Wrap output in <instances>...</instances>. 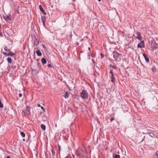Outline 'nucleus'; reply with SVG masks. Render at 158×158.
Masks as SVG:
<instances>
[{
    "label": "nucleus",
    "instance_id": "f257e3e1",
    "mask_svg": "<svg viewBox=\"0 0 158 158\" xmlns=\"http://www.w3.org/2000/svg\"><path fill=\"white\" fill-rule=\"evenodd\" d=\"M80 96L83 99H86L88 98V94L86 90H83L80 93Z\"/></svg>",
    "mask_w": 158,
    "mask_h": 158
},
{
    "label": "nucleus",
    "instance_id": "f03ea898",
    "mask_svg": "<svg viewBox=\"0 0 158 158\" xmlns=\"http://www.w3.org/2000/svg\"><path fill=\"white\" fill-rule=\"evenodd\" d=\"M151 47L153 51L156 48H158V44L156 43L155 40H152L151 44Z\"/></svg>",
    "mask_w": 158,
    "mask_h": 158
},
{
    "label": "nucleus",
    "instance_id": "7ed1b4c3",
    "mask_svg": "<svg viewBox=\"0 0 158 158\" xmlns=\"http://www.w3.org/2000/svg\"><path fill=\"white\" fill-rule=\"evenodd\" d=\"M19 113H20L22 114L28 115L30 114L29 109H19L18 110Z\"/></svg>",
    "mask_w": 158,
    "mask_h": 158
},
{
    "label": "nucleus",
    "instance_id": "20e7f679",
    "mask_svg": "<svg viewBox=\"0 0 158 158\" xmlns=\"http://www.w3.org/2000/svg\"><path fill=\"white\" fill-rule=\"evenodd\" d=\"M154 132V131L149 130L147 131V133L146 134H148L150 136L153 138L155 137Z\"/></svg>",
    "mask_w": 158,
    "mask_h": 158
},
{
    "label": "nucleus",
    "instance_id": "39448f33",
    "mask_svg": "<svg viewBox=\"0 0 158 158\" xmlns=\"http://www.w3.org/2000/svg\"><path fill=\"white\" fill-rule=\"evenodd\" d=\"M113 57L115 60H116L118 57L119 56V53L117 51L113 52Z\"/></svg>",
    "mask_w": 158,
    "mask_h": 158
},
{
    "label": "nucleus",
    "instance_id": "423d86ee",
    "mask_svg": "<svg viewBox=\"0 0 158 158\" xmlns=\"http://www.w3.org/2000/svg\"><path fill=\"white\" fill-rule=\"evenodd\" d=\"M137 47L138 48H144L145 45L144 41H142L140 43L138 44L137 45Z\"/></svg>",
    "mask_w": 158,
    "mask_h": 158
},
{
    "label": "nucleus",
    "instance_id": "0eeeda50",
    "mask_svg": "<svg viewBox=\"0 0 158 158\" xmlns=\"http://www.w3.org/2000/svg\"><path fill=\"white\" fill-rule=\"evenodd\" d=\"M137 36H136V38L139 39V40L141 41L142 40V38L139 32H136Z\"/></svg>",
    "mask_w": 158,
    "mask_h": 158
},
{
    "label": "nucleus",
    "instance_id": "6e6552de",
    "mask_svg": "<svg viewBox=\"0 0 158 158\" xmlns=\"http://www.w3.org/2000/svg\"><path fill=\"white\" fill-rule=\"evenodd\" d=\"M39 9H40V10L43 13L44 15H46V14H47L45 12L44 9H43V8L42 7V6L41 5H39Z\"/></svg>",
    "mask_w": 158,
    "mask_h": 158
},
{
    "label": "nucleus",
    "instance_id": "1a4fd4ad",
    "mask_svg": "<svg viewBox=\"0 0 158 158\" xmlns=\"http://www.w3.org/2000/svg\"><path fill=\"white\" fill-rule=\"evenodd\" d=\"M3 18L6 21H7L10 20V17L7 15H3Z\"/></svg>",
    "mask_w": 158,
    "mask_h": 158
},
{
    "label": "nucleus",
    "instance_id": "9d476101",
    "mask_svg": "<svg viewBox=\"0 0 158 158\" xmlns=\"http://www.w3.org/2000/svg\"><path fill=\"white\" fill-rule=\"evenodd\" d=\"M42 20L44 25L45 23V17L44 16H43L41 17Z\"/></svg>",
    "mask_w": 158,
    "mask_h": 158
},
{
    "label": "nucleus",
    "instance_id": "9b49d317",
    "mask_svg": "<svg viewBox=\"0 0 158 158\" xmlns=\"http://www.w3.org/2000/svg\"><path fill=\"white\" fill-rule=\"evenodd\" d=\"M36 53L37 55L39 56H41L42 55L41 52L39 49H38L36 51Z\"/></svg>",
    "mask_w": 158,
    "mask_h": 158
},
{
    "label": "nucleus",
    "instance_id": "f8f14e48",
    "mask_svg": "<svg viewBox=\"0 0 158 158\" xmlns=\"http://www.w3.org/2000/svg\"><path fill=\"white\" fill-rule=\"evenodd\" d=\"M143 56H144V57L146 61L147 62H149V58L148 57H147V56H146V55H145V54H144V53L143 54Z\"/></svg>",
    "mask_w": 158,
    "mask_h": 158
},
{
    "label": "nucleus",
    "instance_id": "ddd939ff",
    "mask_svg": "<svg viewBox=\"0 0 158 158\" xmlns=\"http://www.w3.org/2000/svg\"><path fill=\"white\" fill-rule=\"evenodd\" d=\"M110 73L111 74V76L110 77V78H111V81L112 82H114V75L113 74L111 70L110 71Z\"/></svg>",
    "mask_w": 158,
    "mask_h": 158
},
{
    "label": "nucleus",
    "instance_id": "4468645a",
    "mask_svg": "<svg viewBox=\"0 0 158 158\" xmlns=\"http://www.w3.org/2000/svg\"><path fill=\"white\" fill-rule=\"evenodd\" d=\"M63 96L65 98H67L69 97V94L68 93V92H66V93L63 95Z\"/></svg>",
    "mask_w": 158,
    "mask_h": 158
},
{
    "label": "nucleus",
    "instance_id": "2eb2a0df",
    "mask_svg": "<svg viewBox=\"0 0 158 158\" xmlns=\"http://www.w3.org/2000/svg\"><path fill=\"white\" fill-rule=\"evenodd\" d=\"M9 53L7 54V56H13L14 55H15V54L13 53L12 52L9 51Z\"/></svg>",
    "mask_w": 158,
    "mask_h": 158
},
{
    "label": "nucleus",
    "instance_id": "dca6fc26",
    "mask_svg": "<svg viewBox=\"0 0 158 158\" xmlns=\"http://www.w3.org/2000/svg\"><path fill=\"white\" fill-rule=\"evenodd\" d=\"M43 64H45L47 62L46 59L45 58H42L41 60Z\"/></svg>",
    "mask_w": 158,
    "mask_h": 158
},
{
    "label": "nucleus",
    "instance_id": "f3484780",
    "mask_svg": "<svg viewBox=\"0 0 158 158\" xmlns=\"http://www.w3.org/2000/svg\"><path fill=\"white\" fill-rule=\"evenodd\" d=\"M113 158H120V156L118 155L113 154Z\"/></svg>",
    "mask_w": 158,
    "mask_h": 158
},
{
    "label": "nucleus",
    "instance_id": "a211bd4d",
    "mask_svg": "<svg viewBox=\"0 0 158 158\" xmlns=\"http://www.w3.org/2000/svg\"><path fill=\"white\" fill-rule=\"evenodd\" d=\"M34 46H35V45H38L39 44V40H35L34 41Z\"/></svg>",
    "mask_w": 158,
    "mask_h": 158
},
{
    "label": "nucleus",
    "instance_id": "6ab92c4d",
    "mask_svg": "<svg viewBox=\"0 0 158 158\" xmlns=\"http://www.w3.org/2000/svg\"><path fill=\"white\" fill-rule=\"evenodd\" d=\"M41 127L43 130H45L46 129V126L44 124H41Z\"/></svg>",
    "mask_w": 158,
    "mask_h": 158
},
{
    "label": "nucleus",
    "instance_id": "aec40b11",
    "mask_svg": "<svg viewBox=\"0 0 158 158\" xmlns=\"http://www.w3.org/2000/svg\"><path fill=\"white\" fill-rule=\"evenodd\" d=\"M8 62L9 63H11L12 62V60L11 58L8 57L7 59Z\"/></svg>",
    "mask_w": 158,
    "mask_h": 158
},
{
    "label": "nucleus",
    "instance_id": "412c9836",
    "mask_svg": "<svg viewBox=\"0 0 158 158\" xmlns=\"http://www.w3.org/2000/svg\"><path fill=\"white\" fill-rule=\"evenodd\" d=\"M20 135L23 137H24L25 136V134L23 132H20Z\"/></svg>",
    "mask_w": 158,
    "mask_h": 158
},
{
    "label": "nucleus",
    "instance_id": "4be33fe9",
    "mask_svg": "<svg viewBox=\"0 0 158 158\" xmlns=\"http://www.w3.org/2000/svg\"><path fill=\"white\" fill-rule=\"evenodd\" d=\"M153 158H158V154L156 152V153L154 156Z\"/></svg>",
    "mask_w": 158,
    "mask_h": 158
},
{
    "label": "nucleus",
    "instance_id": "5701e85b",
    "mask_svg": "<svg viewBox=\"0 0 158 158\" xmlns=\"http://www.w3.org/2000/svg\"><path fill=\"white\" fill-rule=\"evenodd\" d=\"M79 158H87L86 156H85L84 155H80Z\"/></svg>",
    "mask_w": 158,
    "mask_h": 158
},
{
    "label": "nucleus",
    "instance_id": "b1692460",
    "mask_svg": "<svg viewBox=\"0 0 158 158\" xmlns=\"http://www.w3.org/2000/svg\"><path fill=\"white\" fill-rule=\"evenodd\" d=\"M110 67H111V68H112L115 69H116V68L115 66L114 65H111V64H110Z\"/></svg>",
    "mask_w": 158,
    "mask_h": 158
},
{
    "label": "nucleus",
    "instance_id": "393cba45",
    "mask_svg": "<svg viewBox=\"0 0 158 158\" xmlns=\"http://www.w3.org/2000/svg\"><path fill=\"white\" fill-rule=\"evenodd\" d=\"M37 106L38 107H40L41 109H44L43 106H42L40 104H38Z\"/></svg>",
    "mask_w": 158,
    "mask_h": 158
},
{
    "label": "nucleus",
    "instance_id": "a878e982",
    "mask_svg": "<svg viewBox=\"0 0 158 158\" xmlns=\"http://www.w3.org/2000/svg\"><path fill=\"white\" fill-rule=\"evenodd\" d=\"M4 48V49L5 51H9V49H7V47H6V46Z\"/></svg>",
    "mask_w": 158,
    "mask_h": 158
},
{
    "label": "nucleus",
    "instance_id": "bb28decb",
    "mask_svg": "<svg viewBox=\"0 0 158 158\" xmlns=\"http://www.w3.org/2000/svg\"><path fill=\"white\" fill-rule=\"evenodd\" d=\"M52 152L53 155L54 156L55 154V152L53 149L52 150Z\"/></svg>",
    "mask_w": 158,
    "mask_h": 158
},
{
    "label": "nucleus",
    "instance_id": "cd10ccee",
    "mask_svg": "<svg viewBox=\"0 0 158 158\" xmlns=\"http://www.w3.org/2000/svg\"><path fill=\"white\" fill-rule=\"evenodd\" d=\"M152 69V71L154 72L156 71V68H155L154 67H153Z\"/></svg>",
    "mask_w": 158,
    "mask_h": 158
},
{
    "label": "nucleus",
    "instance_id": "c85d7f7f",
    "mask_svg": "<svg viewBox=\"0 0 158 158\" xmlns=\"http://www.w3.org/2000/svg\"><path fill=\"white\" fill-rule=\"evenodd\" d=\"M101 58H102L104 57V55L102 53H101Z\"/></svg>",
    "mask_w": 158,
    "mask_h": 158
},
{
    "label": "nucleus",
    "instance_id": "c756f323",
    "mask_svg": "<svg viewBox=\"0 0 158 158\" xmlns=\"http://www.w3.org/2000/svg\"><path fill=\"white\" fill-rule=\"evenodd\" d=\"M114 118H111L110 119V120L111 122L112 121H113L114 120Z\"/></svg>",
    "mask_w": 158,
    "mask_h": 158
},
{
    "label": "nucleus",
    "instance_id": "7c9ffc66",
    "mask_svg": "<svg viewBox=\"0 0 158 158\" xmlns=\"http://www.w3.org/2000/svg\"><path fill=\"white\" fill-rule=\"evenodd\" d=\"M37 65H38V67H39V68L40 69V68L41 67V65L39 63H38L37 64Z\"/></svg>",
    "mask_w": 158,
    "mask_h": 158
},
{
    "label": "nucleus",
    "instance_id": "2f4dec72",
    "mask_svg": "<svg viewBox=\"0 0 158 158\" xmlns=\"http://www.w3.org/2000/svg\"><path fill=\"white\" fill-rule=\"evenodd\" d=\"M48 68H50L51 67V65L50 64H48Z\"/></svg>",
    "mask_w": 158,
    "mask_h": 158
},
{
    "label": "nucleus",
    "instance_id": "473e14b6",
    "mask_svg": "<svg viewBox=\"0 0 158 158\" xmlns=\"http://www.w3.org/2000/svg\"><path fill=\"white\" fill-rule=\"evenodd\" d=\"M3 54H4V55L7 56V54L5 52H3Z\"/></svg>",
    "mask_w": 158,
    "mask_h": 158
},
{
    "label": "nucleus",
    "instance_id": "72a5a7b5",
    "mask_svg": "<svg viewBox=\"0 0 158 158\" xmlns=\"http://www.w3.org/2000/svg\"><path fill=\"white\" fill-rule=\"evenodd\" d=\"M19 97H21V96H22V94H21V93H19Z\"/></svg>",
    "mask_w": 158,
    "mask_h": 158
},
{
    "label": "nucleus",
    "instance_id": "f704fd0d",
    "mask_svg": "<svg viewBox=\"0 0 158 158\" xmlns=\"http://www.w3.org/2000/svg\"><path fill=\"white\" fill-rule=\"evenodd\" d=\"M145 137V136H144L143 137V138L142 139V140L140 141V142H141L143 141Z\"/></svg>",
    "mask_w": 158,
    "mask_h": 158
},
{
    "label": "nucleus",
    "instance_id": "c9c22d12",
    "mask_svg": "<svg viewBox=\"0 0 158 158\" xmlns=\"http://www.w3.org/2000/svg\"><path fill=\"white\" fill-rule=\"evenodd\" d=\"M111 12L109 13V16H111Z\"/></svg>",
    "mask_w": 158,
    "mask_h": 158
},
{
    "label": "nucleus",
    "instance_id": "e433bc0d",
    "mask_svg": "<svg viewBox=\"0 0 158 158\" xmlns=\"http://www.w3.org/2000/svg\"><path fill=\"white\" fill-rule=\"evenodd\" d=\"M16 68V66H13V69H15Z\"/></svg>",
    "mask_w": 158,
    "mask_h": 158
},
{
    "label": "nucleus",
    "instance_id": "4c0bfd02",
    "mask_svg": "<svg viewBox=\"0 0 158 158\" xmlns=\"http://www.w3.org/2000/svg\"><path fill=\"white\" fill-rule=\"evenodd\" d=\"M42 118L43 119H45V118H46V117L45 116H43Z\"/></svg>",
    "mask_w": 158,
    "mask_h": 158
},
{
    "label": "nucleus",
    "instance_id": "58836bf2",
    "mask_svg": "<svg viewBox=\"0 0 158 158\" xmlns=\"http://www.w3.org/2000/svg\"><path fill=\"white\" fill-rule=\"evenodd\" d=\"M6 158H10V156H7V157H6Z\"/></svg>",
    "mask_w": 158,
    "mask_h": 158
},
{
    "label": "nucleus",
    "instance_id": "ea45409f",
    "mask_svg": "<svg viewBox=\"0 0 158 158\" xmlns=\"http://www.w3.org/2000/svg\"><path fill=\"white\" fill-rule=\"evenodd\" d=\"M115 15H116V14H115V13H114V14L113 15V17H114Z\"/></svg>",
    "mask_w": 158,
    "mask_h": 158
},
{
    "label": "nucleus",
    "instance_id": "a19ab883",
    "mask_svg": "<svg viewBox=\"0 0 158 158\" xmlns=\"http://www.w3.org/2000/svg\"><path fill=\"white\" fill-rule=\"evenodd\" d=\"M42 110L44 111H45V109H42Z\"/></svg>",
    "mask_w": 158,
    "mask_h": 158
},
{
    "label": "nucleus",
    "instance_id": "79ce46f5",
    "mask_svg": "<svg viewBox=\"0 0 158 158\" xmlns=\"http://www.w3.org/2000/svg\"><path fill=\"white\" fill-rule=\"evenodd\" d=\"M70 110H71V111H72V112H73V109H70Z\"/></svg>",
    "mask_w": 158,
    "mask_h": 158
},
{
    "label": "nucleus",
    "instance_id": "37998d69",
    "mask_svg": "<svg viewBox=\"0 0 158 158\" xmlns=\"http://www.w3.org/2000/svg\"><path fill=\"white\" fill-rule=\"evenodd\" d=\"M23 141H25V139H23Z\"/></svg>",
    "mask_w": 158,
    "mask_h": 158
},
{
    "label": "nucleus",
    "instance_id": "c03bdc74",
    "mask_svg": "<svg viewBox=\"0 0 158 158\" xmlns=\"http://www.w3.org/2000/svg\"><path fill=\"white\" fill-rule=\"evenodd\" d=\"M75 0H73V2H74V1H75Z\"/></svg>",
    "mask_w": 158,
    "mask_h": 158
},
{
    "label": "nucleus",
    "instance_id": "a18cd8bd",
    "mask_svg": "<svg viewBox=\"0 0 158 158\" xmlns=\"http://www.w3.org/2000/svg\"><path fill=\"white\" fill-rule=\"evenodd\" d=\"M68 157V156H66L65 158H67Z\"/></svg>",
    "mask_w": 158,
    "mask_h": 158
},
{
    "label": "nucleus",
    "instance_id": "49530a36",
    "mask_svg": "<svg viewBox=\"0 0 158 158\" xmlns=\"http://www.w3.org/2000/svg\"><path fill=\"white\" fill-rule=\"evenodd\" d=\"M98 1L99 2H100V1H101V0H98Z\"/></svg>",
    "mask_w": 158,
    "mask_h": 158
},
{
    "label": "nucleus",
    "instance_id": "de8ad7c7",
    "mask_svg": "<svg viewBox=\"0 0 158 158\" xmlns=\"http://www.w3.org/2000/svg\"><path fill=\"white\" fill-rule=\"evenodd\" d=\"M90 49V48H89V49Z\"/></svg>",
    "mask_w": 158,
    "mask_h": 158
},
{
    "label": "nucleus",
    "instance_id": "09e8293b",
    "mask_svg": "<svg viewBox=\"0 0 158 158\" xmlns=\"http://www.w3.org/2000/svg\"><path fill=\"white\" fill-rule=\"evenodd\" d=\"M124 157H122V158H124Z\"/></svg>",
    "mask_w": 158,
    "mask_h": 158
},
{
    "label": "nucleus",
    "instance_id": "8fccbe9b",
    "mask_svg": "<svg viewBox=\"0 0 158 158\" xmlns=\"http://www.w3.org/2000/svg\"><path fill=\"white\" fill-rule=\"evenodd\" d=\"M1 28V26H0V29Z\"/></svg>",
    "mask_w": 158,
    "mask_h": 158
}]
</instances>
